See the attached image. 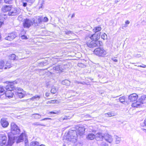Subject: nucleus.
<instances>
[{"label": "nucleus", "instance_id": "nucleus-48", "mask_svg": "<svg viewBox=\"0 0 146 146\" xmlns=\"http://www.w3.org/2000/svg\"><path fill=\"white\" fill-rule=\"evenodd\" d=\"M142 65H135V66H137L138 67H142L143 68H145L146 67V65H145L143 64H142Z\"/></svg>", "mask_w": 146, "mask_h": 146}, {"label": "nucleus", "instance_id": "nucleus-64", "mask_svg": "<svg viewBox=\"0 0 146 146\" xmlns=\"http://www.w3.org/2000/svg\"><path fill=\"white\" fill-rule=\"evenodd\" d=\"M143 131L146 132V129H144Z\"/></svg>", "mask_w": 146, "mask_h": 146}, {"label": "nucleus", "instance_id": "nucleus-27", "mask_svg": "<svg viewBox=\"0 0 146 146\" xmlns=\"http://www.w3.org/2000/svg\"><path fill=\"white\" fill-rule=\"evenodd\" d=\"M105 115L106 117H109L115 116V114L113 112L111 111L106 113Z\"/></svg>", "mask_w": 146, "mask_h": 146}, {"label": "nucleus", "instance_id": "nucleus-3", "mask_svg": "<svg viewBox=\"0 0 146 146\" xmlns=\"http://www.w3.org/2000/svg\"><path fill=\"white\" fill-rule=\"evenodd\" d=\"M77 135L76 130H71L68 131L64 138L68 141L75 143L77 141Z\"/></svg>", "mask_w": 146, "mask_h": 146}, {"label": "nucleus", "instance_id": "nucleus-42", "mask_svg": "<svg viewBox=\"0 0 146 146\" xmlns=\"http://www.w3.org/2000/svg\"><path fill=\"white\" fill-rule=\"evenodd\" d=\"M13 0H4L5 2L6 3L11 4Z\"/></svg>", "mask_w": 146, "mask_h": 146}, {"label": "nucleus", "instance_id": "nucleus-8", "mask_svg": "<svg viewBox=\"0 0 146 146\" xmlns=\"http://www.w3.org/2000/svg\"><path fill=\"white\" fill-rule=\"evenodd\" d=\"M7 140V137L5 134H1L0 135V145L2 146L6 144L7 146H11L8 144Z\"/></svg>", "mask_w": 146, "mask_h": 146}, {"label": "nucleus", "instance_id": "nucleus-26", "mask_svg": "<svg viewBox=\"0 0 146 146\" xmlns=\"http://www.w3.org/2000/svg\"><path fill=\"white\" fill-rule=\"evenodd\" d=\"M40 96L38 95H36L31 98L30 100L32 101L38 100L40 99Z\"/></svg>", "mask_w": 146, "mask_h": 146}, {"label": "nucleus", "instance_id": "nucleus-18", "mask_svg": "<svg viewBox=\"0 0 146 146\" xmlns=\"http://www.w3.org/2000/svg\"><path fill=\"white\" fill-rule=\"evenodd\" d=\"M12 7L11 5H4L1 8L2 11L4 12H6L7 11L9 12Z\"/></svg>", "mask_w": 146, "mask_h": 146}, {"label": "nucleus", "instance_id": "nucleus-54", "mask_svg": "<svg viewBox=\"0 0 146 146\" xmlns=\"http://www.w3.org/2000/svg\"><path fill=\"white\" fill-rule=\"evenodd\" d=\"M50 95V93H48V92H46L45 94V96L47 97H48Z\"/></svg>", "mask_w": 146, "mask_h": 146}, {"label": "nucleus", "instance_id": "nucleus-56", "mask_svg": "<svg viewBox=\"0 0 146 146\" xmlns=\"http://www.w3.org/2000/svg\"><path fill=\"white\" fill-rule=\"evenodd\" d=\"M78 66L80 67H82L84 66V65L82 64L79 63L78 64Z\"/></svg>", "mask_w": 146, "mask_h": 146}, {"label": "nucleus", "instance_id": "nucleus-39", "mask_svg": "<svg viewBox=\"0 0 146 146\" xmlns=\"http://www.w3.org/2000/svg\"><path fill=\"white\" fill-rule=\"evenodd\" d=\"M101 38L104 40H106L107 39V36L106 33H104L101 35Z\"/></svg>", "mask_w": 146, "mask_h": 146}, {"label": "nucleus", "instance_id": "nucleus-14", "mask_svg": "<svg viewBox=\"0 0 146 146\" xmlns=\"http://www.w3.org/2000/svg\"><path fill=\"white\" fill-rule=\"evenodd\" d=\"M1 123L2 126L3 128L7 127L9 125V123L5 118H2L1 120Z\"/></svg>", "mask_w": 146, "mask_h": 146}, {"label": "nucleus", "instance_id": "nucleus-34", "mask_svg": "<svg viewBox=\"0 0 146 146\" xmlns=\"http://www.w3.org/2000/svg\"><path fill=\"white\" fill-rule=\"evenodd\" d=\"M4 17H3V15H0V24H1V25H2V24L3 23Z\"/></svg>", "mask_w": 146, "mask_h": 146}, {"label": "nucleus", "instance_id": "nucleus-57", "mask_svg": "<svg viewBox=\"0 0 146 146\" xmlns=\"http://www.w3.org/2000/svg\"><path fill=\"white\" fill-rule=\"evenodd\" d=\"M130 23L129 21L127 20L125 22V24H129Z\"/></svg>", "mask_w": 146, "mask_h": 146}, {"label": "nucleus", "instance_id": "nucleus-22", "mask_svg": "<svg viewBox=\"0 0 146 146\" xmlns=\"http://www.w3.org/2000/svg\"><path fill=\"white\" fill-rule=\"evenodd\" d=\"M62 67L61 66V64L60 65H57L55 66H54L53 67V70L56 71H59L60 72H62Z\"/></svg>", "mask_w": 146, "mask_h": 146}, {"label": "nucleus", "instance_id": "nucleus-60", "mask_svg": "<svg viewBox=\"0 0 146 146\" xmlns=\"http://www.w3.org/2000/svg\"><path fill=\"white\" fill-rule=\"evenodd\" d=\"M79 84H83V85H84L86 84V83L84 82L83 83L82 82H79Z\"/></svg>", "mask_w": 146, "mask_h": 146}, {"label": "nucleus", "instance_id": "nucleus-23", "mask_svg": "<svg viewBox=\"0 0 146 146\" xmlns=\"http://www.w3.org/2000/svg\"><path fill=\"white\" fill-rule=\"evenodd\" d=\"M95 135L93 133H91L88 134L87 135L86 138L88 139L92 140L93 139L95 138Z\"/></svg>", "mask_w": 146, "mask_h": 146}, {"label": "nucleus", "instance_id": "nucleus-24", "mask_svg": "<svg viewBox=\"0 0 146 146\" xmlns=\"http://www.w3.org/2000/svg\"><path fill=\"white\" fill-rule=\"evenodd\" d=\"M102 28L98 26L95 27L93 30L95 33H100L99 31L101 30Z\"/></svg>", "mask_w": 146, "mask_h": 146}, {"label": "nucleus", "instance_id": "nucleus-20", "mask_svg": "<svg viewBox=\"0 0 146 146\" xmlns=\"http://www.w3.org/2000/svg\"><path fill=\"white\" fill-rule=\"evenodd\" d=\"M61 66L62 67V72H64L65 71V70L66 69V68H68L70 66V64L68 63H64L62 64H61Z\"/></svg>", "mask_w": 146, "mask_h": 146}, {"label": "nucleus", "instance_id": "nucleus-9", "mask_svg": "<svg viewBox=\"0 0 146 146\" xmlns=\"http://www.w3.org/2000/svg\"><path fill=\"white\" fill-rule=\"evenodd\" d=\"M43 17H36V20H33V25L35 27L39 26L41 24L42 22Z\"/></svg>", "mask_w": 146, "mask_h": 146}, {"label": "nucleus", "instance_id": "nucleus-4", "mask_svg": "<svg viewBox=\"0 0 146 146\" xmlns=\"http://www.w3.org/2000/svg\"><path fill=\"white\" fill-rule=\"evenodd\" d=\"M146 103V96L143 95L139 97L136 102L132 103V106L133 107H140L142 104Z\"/></svg>", "mask_w": 146, "mask_h": 146}, {"label": "nucleus", "instance_id": "nucleus-10", "mask_svg": "<svg viewBox=\"0 0 146 146\" xmlns=\"http://www.w3.org/2000/svg\"><path fill=\"white\" fill-rule=\"evenodd\" d=\"M23 23V27L27 29L29 28L33 24L32 20L28 19H25Z\"/></svg>", "mask_w": 146, "mask_h": 146}, {"label": "nucleus", "instance_id": "nucleus-58", "mask_svg": "<svg viewBox=\"0 0 146 146\" xmlns=\"http://www.w3.org/2000/svg\"><path fill=\"white\" fill-rule=\"evenodd\" d=\"M52 104V101L51 100L49 101H48L46 102V104Z\"/></svg>", "mask_w": 146, "mask_h": 146}, {"label": "nucleus", "instance_id": "nucleus-12", "mask_svg": "<svg viewBox=\"0 0 146 146\" xmlns=\"http://www.w3.org/2000/svg\"><path fill=\"white\" fill-rule=\"evenodd\" d=\"M104 138L106 142L110 143H111L113 140V137L108 133H104Z\"/></svg>", "mask_w": 146, "mask_h": 146}, {"label": "nucleus", "instance_id": "nucleus-31", "mask_svg": "<svg viewBox=\"0 0 146 146\" xmlns=\"http://www.w3.org/2000/svg\"><path fill=\"white\" fill-rule=\"evenodd\" d=\"M60 113V110H54L52 111H50L49 113L50 114H58Z\"/></svg>", "mask_w": 146, "mask_h": 146}, {"label": "nucleus", "instance_id": "nucleus-36", "mask_svg": "<svg viewBox=\"0 0 146 146\" xmlns=\"http://www.w3.org/2000/svg\"><path fill=\"white\" fill-rule=\"evenodd\" d=\"M4 64V62L3 61L1 60L0 61V69H2L5 67Z\"/></svg>", "mask_w": 146, "mask_h": 146}, {"label": "nucleus", "instance_id": "nucleus-21", "mask_svg": "<svg viewBox=\"0 0 146 146\" xmlns=\"http://www.w3.org/2000/svg\"><path fill=\"white\" fill-rule=\"evenodd\" d=\"M15 91V93L14 94V96L15 97H19L20 98H23L24 96V95L23 94L22 92H17Z\"/></svg>", "mask_w": 146, "mask_h": 146}, {"label": "nucleus", "instance_id": "nucleus-19", "mask_svg": "<svg viewBox=\"0 0 146 146\" xmlns=\"http://www.w3.org/2000/svg\"><path fill=\"white\" fill-rule=\"evenodd\" d=\"M24 136H25V134L23 133H21L20 135L18 137L16 143H18L23 141L24 140Z\"/></svg>", "mask_w": 146, "mask_h": 146}, {"label": "nucleus", "instance_id": "nucleus-30", "mask_svg": "<svg viewBox=\"0 0 146 146\" xmlns=\"http://www.w3.org/2000/svg\"><path fill=\"white\" fill-rule=\"evenodd\" d=\"M125 97L123 96L119 98V101L122 103L123 104L124 102H126L125 98Z\"/></svg>", "mask_w": 146, "mask_h": 146}, {"label": "nucleus", "instance_id": "nucleus-32", "mask_svg": "<svg viewBox=\"0 0 146 146\" xmlns=\"http://www.w3.org/2000/svg\"><path fill=\"white\" fill-rule=\"evenodd\" d=\"M11 67V64L10 63L7 62L4 67V69H6L7 68H9Z\"/></svg>", "mask_w": 146, "mask_h": 146}, {"label": "nucleus", "instance_id": "nucleus-15", "mask_svg": "<svg viewBox=\"0 0 146 146\" xmlns=\"http://www.w3.org/2000/svg\"><path fill=\"white\" fill-rule=\"evenodd\" d=\"M17 37V35L15 32H12L9 34L5 38L6 40H12Z\"/></svg>", "mask_w": 146, "mask_h": 146}, {"label": "nucleus", "instance_id": "nucleus-63", "mask_svg": "<svg viewBox=\"0 0 146 146\" xmlns=\"http://www.w3.org/2000/svg\"><path fill=\"white\" fill-rule=\"evenodd\" d=\"M39 146H46L45 145H43V144H41Z\"/></svg>", "mask_w": 146, "mask_h": 146}, {"label": "nucleus", "instance_id": "nucleus-2", "mask_svg": "<svg viewBox=\"0 0 146 146\" xmlns=\"http://www.w3.org/2000/svg\"><path fill=\"white\" fill-rule=\"evenodd\" d=\"M11 133L8 134V143L12 145L14 143L15 136L14 135L19 134L20 130L18 127L14 123H12L11 124Z\"/></svg>", "mask_w": 146, "mask_h": 146}, {"label": "nucleus", "instance_id": "nucleus-45", "mask_svg": "<svg viewBox=\"0 0 146 146\" xmlns=\"http://www.w3.org/2000/svg\"><path fill=\"white\" fill-rule=\"evenodd\" d=\"M48 19L47 17H45L44 18H43V19L42 20V21L44 22H47L48 21Z\"/></svg>", "mask_w": 146, "mask_h": 146}, {"label": "nucleus", "instance_id": "nucleus-28", "mask_svg": "<svg viewBox=\"0 0 146 146\" xmlns=\"http://www.w3.org/2000/svg\"><path fill=\"white\" fill-rule=\"evenodd\" d=\"M48 64L46 60L43 61L38 64V66H39L43 67L46 65Z\"/></svg>", "mask_w": 146, "mask_h": 146}, {"label": "nucleus", "instance_id": "nucleus-1", "mask_svg": "<svg viewBox=\"0 0 146 146\" xmlns=\"http://www.w3.org/2000/svg\"><path fill=\"white\" fill-rule=\"evenodd\" d=\"M17 82L14 81L12 82H9L6 86L5 89L7 91L5 92V95L7 97L11 98L13 97L15 93V91H21V88L16 86Z\"/></svg>", "mask_w": 146, "mask_h": 146}, {"label": "nucleus", "instance_id": "nucleus-35", "mask_svg": "<svg viewBox=\"0 0 146 146\" xmlns=\"http://www.w3.org/2000/svg\"><path fill=\"white\" fill-rule=\"evenodd\" d=\"M116 140L115 141V143L116 144H119L121 141L120 138L117 137V136H116L115 138Z\"/></svg>", "mask_w": 146, "mask_h": 146}, {"label": "nucleus", "instance_id": "nucleus-44", "mask_svg": "<svg viewBox=\"0 0 146 146\" xmlns=\"http://www.w3.org/2000/svg\"><path fill=\"white\" fill-rule=\"evenodd\" d=\"M101 146H108V144L105 142H102L100 145Z\"/></svg>", "mask_w": 146, "mask_h": 146}, {"label": "nucleus", "instance_id": "nucleus-62", "mask_svg": "<svg viewBox=\"0 0 146 146\" xmlns=\"http://www.w3.org/2000/svg\"><path fill=\"white\" fill-rule=\"evenodd\" d=\"M75 83H77V84H79V82L78 81H75V82H74Z\"/></svg>", "mask_w": 146, "mask_h": 146}, {"label": "nucleus", "instance_id": "nucleus-17", "mask_svg": "<svg viewBox=\"0 0 146 146\" xmlns=\"http://www.w3.org/2000/svg\"><path fill=\"white\" fill-rule=\"evenodd\" d=\"M100 33H95L91 35L90 38L92 40H98L100 37Z\"/></svg>", "mask_w": 146, "mask_h": 146}, {"label": "nucleus", "instance_id": "nucleus-43", "mask_svg": "<svg viewBox=\"0 0 146 146\" xmlns=\"http://www.w3.org/2000/svg\"><path fill=\"white\" fill-rule=\"evenodd\" d=\"M56 92V90L55 88H52L51 90V92L52 93L54 94Z\"/></svg>", "mask_w": 146, "mask_h": 146}, {"label": "nucleus", "instance_id": "nucleus-11", "mask_svg": "<svg viewBox=\"0 0 146 146\" xmlns=\"http://www.w3.org/2000/svg\"><path fill=\"white\" fill-rule=\"evenodd\" d=\"M76 129L77 134H78L80 135L81 136L84 133L85 128L83 126L81 125L79 127L77 126Z\"/></svg>", "mask_w": 146, "mask_h": 146}, {"label": "nucleus", "instance_id": "nucleus-7", "mask_svg": "<svg viewBox=\"0 0 146 146\" xmlns=\"http://www.w3.org/2000/svg\"><path fill=\"white\" fill-rule=\"evenodd\" d=\"M19 9L17 7H11L10 11L8 12V15L9 16L18 15L20 13Z\"/></svg>", "mask_w": 146, "mask_h": 146}, {"label": "nucleus", "instance_id": "nucleus-51", "mask_svg": "<svg viewBox=\"0 0 146 146\" xmlns=\"http://www.w3.org/2000/svg\"><path fill=\"white\" fill-rule=\"evenodd\" d=\"M111 60L113 61L114 62H117L118 61V60L117 59H115L114 58H111Z\"/></svg>", "mask_w": 146, "mask_h": 146}, {"label": "nucleus", "instance_id": "nucleus-37", "mask_svg": "<svg viewBox=\"0 0 146 146\" xmlns=\"http://www.w3.org/2000/svg\"><path fill=\"white\" fill-rule=\"evenodd\" d=\"M27 1H26L25 0H22V5L24 7H26L27 5Z\"/></svg>", "mask_w": 146, "mask_h": 146}, {"label": "nucleus", "instance_id": "nucleus-33", "mask_svg": "<svg viewBox=\"0 0 146 146\" xmlns=\"http://www.w3.org/2000/svg\"><path fill=\"white\" fill-rule=\"evenodd\" d=\"M33 115H35L34 116V118L36 119H39L41 117V115L38 113H35L33 114Z\"/></svg>", "mask_w": 146, "mask_h": 146}, {"label": "nucleus", "instance_id": "nucleus-40", "mask_svg": "<svg viewBox=\"0 0 146 146\" xmlns=\"http://www.w3.org/2000/svg\"><path fill=\"white\" fill-rule=\"evenodd\" d=\"M64 32L67 35H69L70 34H71V35L74 34L72 31H65Z\"/></svg>", "mask_w": 146, "mask_h": 146}, {"label": "nucleus", "instance_id": "nucleus-46", "mask_svg": "<svg viewBox=\"0 0 146 146\" xmlns=\"http://www.w3.org/2000/svg\"><path fill=\"white\" fill-rule=\"evenodd\" d=\"M52 104H58L59 102L57 100H51Z\"/></svg>", "mask_w": 146, "mask_h": 146}, {"label": "nucleus", "instance_id": "nucleus-49", "mask_svg": "<svg viewBox=\"0 0 146 146\" xmlns=\"http://www.w3.org/2000/svg\"><path fill=\"white\" fill-rule=\"evenodd\" d=\"M35 0H25L27 2L31 3H33L35 1Z\"/></svg>", "mask_w": 146, "mask_h": 146}, {"label": "nucleus", "instance_id": "nucleus-53", "mask_svg": "<svg viewBox=\"0 0 146 146\" xmlns=\"http://www.w3.org/2000/svg\"><path fill=\"white\" fill-rule=\"evenodd\" d=\"M27 141V139H26L25 141V146H29V144L28 143H27L26 141Z\"/></svg>", "mask_w": 146, "mask_h": 146}, {"label": "nucleus", "instance_id": "nucleus-16", "mask_svg": "<svg viewBox=\"0 0 146 146\" xmlns=\"http://www.w3.org/2000/svg\"><path fill=\"white\" fill-rule=\"evenodd\" d=\"M104 134L101 133H97L95 135L96 139L98 141H102L104 138Z\"/></svg>", "mask_w": 146, "mask_h": 146}, {"label": "nucleus", "instance_id": "nucleus-6", "mask_svg": "<svg viewBox=\"0 0 146 146\" xmlns=\"http://www.w3.org/2000/svg\"><path fill=\"white\" fill-rule=\"evenodd\" d=\"M94 53L99 56L104 57L106 54V51L103 48L98 47L94 50Z\"/></svg>", "mask_w": 146, "mask_h": 146}, {"label": "nucleus", "instance_id": "nucleus-55", "mask_svg": "<svg viewBox=\"0 0 146 146\" xmlns=\"http://www.w3.org/2000/svg\"><path fill=\"white\" fill-rule=\"evenodd\" d=\"M18 19L19 20L21 21L22 20V16L19 15L18 17Z\"/></svg>", "mask_w": 146, "mask_h": 146}, {"label": "nucleus", "instance_id": "nucleus-47", "mask_svg": "<svg viewBox=\"0 0 146 146\" xmlns=\"http://www.w3.org/2000/svg\"><path fill=\"white\" fill-rule=\"evenodd\" d=\"M21 38L23 40V39L26 40V39H27V38H28L27 37V36L25 35H24L21 36Z\"/></svg>", "mask_w": 146, "mask_h": 146}, {"label": "nucleus", "instance_id": "nucleus-61", "mask_svg": "<svg viewBox=\"0 0 146 146\" xmlns=\"http://www.w3.org/2000/svg\"><path fill=\"white\" fill-rule=\"evenodd\" d=\"M144 123L145 125L146 126V118L144 120Z\"/></svg>", "mask_w": 146, "mask_h": 146}, {"label": "nucleus", "instance_id": "nucleus-38", "mask_svg": "<svg viewBox=\"0 0 146 146\" xmlns=\"http://www.w3.org/2000/svg\"><path fill=\"white\" fill-rule=\"evenodd\" d=\"M16 55L14 54H12L9 57V59L11 60H14L15 59Z\"/></svg>", "mask_w": 146, "mask_h": 146}, {"label": "nucleus", "instance_id": "nucleus-13", "mask_svg": "<svg viewBox=\"0 0 146 146\" xmlns=\"http://www.w3.org/2000/svg\"><path fill=\"white\" fill-rule=\"evenodd\" d=\"M138 98V95L135 93H133L129 95L128 100L130 102H133L137 100Z\"/></svg>", "mask_w": 146, "mask_h": 146}, {"label": "nucleus", "instance_id": "nucleus-50", "mask_svg": "<svg viewBox=\"0 0 146 146\" xmlns=\"http://www.w3.org/2000/svg\"><path fill=\"white\" fill-rule=\"evenodd\" d=\"M141 55L140 54H137L135 56L136 57L139 58L141 57Z\"/></svg>", "mask_w": 146, "mask_h": 146}, {"label": "nucleus", "instance_id": "nucleus-59", "mask_svg": "<svg viewBox=\"0 0 146 146\" xmlns=\"http://www.w3.org/2000/svg\"><path fill=\"white\" fill-rule=\"evenodd\" d=\"M127 24H125L122 27V29H124L123 28L124 27H127Z\"/></svg>", "mask_w": 146, "mask_h": 146}, {"label": "nucleus", "instance_id": "nucleus-29", "mask_svg": "<svg viewBox=\"0 0 146 146\" xmlns=\"http://www.w3.org/2000/svg\"><path fill=\"white\" fill-rule=\"evenodd\" d=\"M39 143L38 142L34 141L31 142L30 145V146H38Z\"/></svg>", "mask_w": 146, "mask_h": 146}, {"label": "nucleus", "instance_id": "nucleus-41", "mask_svg": "<svg viewBox=\"0 0 146 146\" xmlns=\"http://www.w3.org/2000/svg\"><path fill=\"white\" fill-rule=\"evenodd\" d=\"M33 125H35L36 126H37L38 125H41L43 126H45V125L44 124H42L41 123H40L39 122H36L34 123H33Z\"/></svg>", "mask_w": 146, "mask_h": 146}, {"label": "nucleus", "instance_id": "nucleus-5", "mask_svg": "<svg viewBox=\"0 0 146 146\" xmlns=\"http://www.w3.org/2000/svg\"><path fill=\"white\" fill-rule=\"evenodd\" d=\"M102 44V42L98 40H92L91 41H88L87 43L88 46L91 48L95 47H99Z\"/></svg>", "mask_w": 146, "mask_h": 146}, {"label": "nucleus", "instance_id": "nucleus-25", "mask_svg": "<svg viewBox=\"0 0 146 146\" xmlns=\"http://www.w3.org/2000/svg\"><path fill=\"white\" fill-rule=\"evenodd\" d=\"M70 82L69 81L67 80H64L62 82V84L63 85H65L67 86L70 85Z\"/></svg>", "mask_w": 146, "mask_h": 146}, {"label": "nucleus", "instance_id": "nucleus-52", "mask_svg": "<svg viewBox=\"0 0 146 146\" xmlns=\"http://www.w3.org/2000/svg\"><path fill=\"white\" fill-rule=\"evenodd\" d=\"M51 119V118H44V119H42L41 120H40V121H41L45 120H46L47 119Z\"/></svg>", "mask_w": 146, "mask_h": 146}]
</instances>
